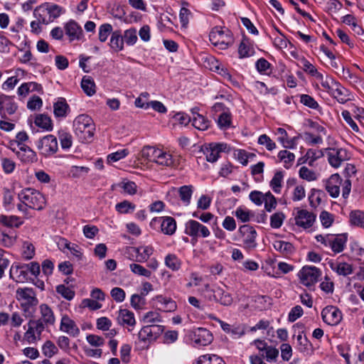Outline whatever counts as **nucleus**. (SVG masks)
<instances>
[{
  "instance_id": "1",
  "label": "nucleus",
  "mask_w": 364,
  "mask_h": 364,
  "mask_svg": "<svg viewBox=\"0 0 364 364\" xmlns=\"http://www.w3.org/2000/svg\"><path fill=\"white\" fill-rule=\"evenodd\" d=\"M73 129L81 142H90L94 136L95 125L90 116L80 114L73 121Z\"/></svg>"
},
{
  "instance_id": "2",
  "label": "nucleus",
  "mask_w": 364,
  "mask_h": 364,
  "mask_svg": "<svg viewBox=\"0 0 364 364\" xmlns=\"http://www.w3.org/2000/svg\"><path fill=\"white\" fill-rule=\"evenodd\" d=\"M351 186V181L349 178L343 181L338 173L331 175L326 183V190L333 198H337L340 195L341 187L343 198H348Z\"/></svg>"
},
{
  "instance_id": "3",
  "label": "nucleus",
  "mask_w": 364,
  "mask_h": 364,
  "mask_svg": "<svg viewBox=\"0 0 364 364\" xmlns=\"http://www.w3.org/2000/svg\"><path fill=\"white\" fill-rule=\"evenodd\" d=\"M209 39L211 43L219 49L225 50L234 43L232 32L221 27H214L209 34Z\"/></svg>"
},
{
  "instance_id": "4",
  "label": "nucleus",
  "mask_w": 364,
  "mask_h": 364,
  "mask_svg": "<svg viewBox=\"0 0 364 364\" xmlns=\"http://www.w3.org/2000/svg\"><path fill=\"white\" fill-rule=\"evenodd\" d=\"M164 326L159 324L146 325L141 328L138 333L136 345H141V348H146L149 344L156 341L164 332Z\"/></svg>"
},
{
  "instance_id": "5",
  "label": "nucleus",
  "mask_w": 364,
  "mask_h": 364,
  "mask_svg": "<svg viewBox=\"0 0 364 364\" xmlns=\"http://www.w3.org/2000/svg\"><path fill=\"white\" fill-rule=\"evenodd\" d=\"M18 198L26 206L34 210H41L46 204L44 196L39 191L32 188L21 191Z\"/></svg>"
},
{
  "instance_id": "6",
  "label": "nucleus",
  "mask_w": 364,
  "mask_h": 364,
  "mask_svg": "<svg viewBox=\"0 0 364 364\" xmlns=\"http://www.w3.org/2000/svg\"><path fill=\"white\" fill-rule=\"evenodd\" d=\"M321 277V271L314 266H304L298 272L300 283L305 287L314 286Z\"/></svg>"
},
{
  "instance_id": "7",
  "label": "nucleus",
  "mask_w": 364,
  "mask_h": 364,
  "mask_svg": "<svg viewBox=\"0 0 364 364\" xmlns=\"http://www.w3.org/2000/svg\"><path fill=\"white\" fill-rule=\"evenodd\" d=\"M16 299L21 301V305L23 311L32 316L33 313L29 311V309L38 303L35 291L31 288H18L16 290Z\"/></svg>"
},
{
  "instance_id": "8",
  "label": "nucleus",
  "mask_w": 364,
  "mask_h": 364,
  "mask_svg": "<svg viewBox=\"0 0 364 364\" xmlns=\"http://www.w3.org/2000/svg\"><path fill=\"white\" fill-rule=\"evenodd\" d=\"M326 156L329 164L335 168L351 159V154L346 149L338 147L326 149Z\"/></svg>"
},
{
  "instance_id": "9",
  "label": "nucleus",
  "mask_w": 364,
  "mask_h": 364,
  "mask_svg": "<svg viewBox=\"0 0 364 364\" xmlns=\"http://www.w3.org/2000/svg\"><path fill=\"white\" fill-rule=\"evenodd\" d=\"M36 146L40 154L45 157L54 155L58 150V139L52 134H48L40 139Z\"/></svg>"
},
{
  "instance_id": "10",
  "label": "nucleus",
  "mask_w": 364,
  "mask_h": 364,
  "mask_svg": "<svg viewBox=\"0 0 364 364\" xmlns=\"http://www.w3.org/2000/svg\"><path fill=\"white\" fill-rule=\"evenodd\" d=\"M40 321L30 320L28 323V329L24 333L23 340L28 344L36 343L41 338V333L44 326Z\"/></svg>"
},
{
  "instance_id": "11",
  "label": "nucleus",
  "mask_w": 364,
  "mask_h": 364,
  "mask_svg": "<svg viewBox=\"0 0 364 364\" xmlns=\"http://www.w3.org/2000/svg\"><path fill=\"white\" fill-rule=\"evenodd\" d=\"M230 150L226 143H210L204 148L203 154L208 162L214 163L220 158V153H229Z\"/></svg>"
},
{
  "instance_id": "12",
  "label": "nucleus",
  "mask_w": 364,
  "mask_h": 364,
  "mask_svg": "<svg viewBox=\"0 0 364 364\" xmlns=\"http://www.w3.org/2000/svg\"><path fill=\"white\" fill-rule=\"evenodd\" d=\"M238 232L242 237L244 248L253 250L257 247V233L252 226L243 225L239 228Z\"/></svg>"
},
{
  "instance_id": "13",
  "label": "nucleus",
  "mask_w": 364,
  "mask_h": 364,
  "mask_svg": "<svg viewBox=\"0 0 364 364\" xmlns=\"http://www.w3.org/2000/svg\"><path fill=\"white\" fill-rule=\"evenodd\" d=\"M185 233L193 238H205L210 235V232L206 226L194 220H189L186 222Z\"/></svg>"
},
{
  "instance_id": "14",
  "label": "nucleus",
  "mask_w": 364,
  "mask_h": 364,
  "mask_svg": "<svg viewBox=\"0 0 364 364\" xmlns=\"http://www.w3.org/2000/svg\"><path fill=\"white\" fill-rule=\"evenodd\" d=\"M17 109L18 105L14 96L0 95V117L2 119H7L8 116L14 114Z\"/></svg>"
},
{
  "instance_id": "15",
  "label": "nucleus",
  "mask_w": 364,
  "mask_h": 364,
  "mask_svg": "<svg viewBox=\"0 0 364 364\" xmlns=\"http://www.w3.org/2000/svg\"><path fill=\"white\" fill-rule=\"evenodd\" d=\"M191 340L195 347L206 346L213 341V335L205 328L194 329L191 333Z\"/></svg>"
},
{
  "instance_id": "16",
  "label": "nucleus",
  "mask_w": 364,
  "mask_h": 364,
  "mask_svg": "<svg viewBox=\"0 0 364 364\" xmlns=\"http://www.w3.org/2000/svg\"><path fill=\"white\" fill-rule=\"evenodd\" d=\"M321 317L326 324L336 326L342 320L341 311L334 306H327L321 311Z\"/></svg>"
},
{
  "instance_id": "17",
  "label": "nucleus",
  "mask_w": 364,
  "mask_h": 364,
  "mask_svg": "<svg viewBox=\"0 0 364 364\" xmlns=\"http://www.w3.org/2000/svg\"><path fill=\"white\" fill-rule=\"evenodd\" d=\"M159 223L161 225V232L168 235H172L176 230V222L175 219L170 216L154 218L151 222V225Z\"/></svg>"
},
{
  "instance_id": "18",
  "label": "nucleus",
  "mask_w": 364,
  "mask_h": 364,
  "mask_svg": "<svg viewBox=\"0 0 364 364\" xmlns=\"http://www.w3.org/2000/svg\"><path fill=\"white\" fill-rule=\"evenodd\" d=\"M117 323L131 331L136 325L134 314L127 309H120L117 316Z\"/></svg>"
},
{
  "instance_id": "19",
  "label": "nucleus",
  "mask_w": 364,
  "mask_h": 364,
  "mask_svg": "<svg viewBox=\"0 0 364 364\" xmlns=\"http://www.w3.org/2000/svg\"><path fill=\"white\" fill-rule=\"evenodd\" d=\"M315 220L316 215L304 209L298 210L295 216L296 225L304 229L312 227Z\"/></svg>"
},
{
  "instance_id": "20",
  "label": "nucleus",
  "mask_w": 364,
  "mask_h": 364,
  "mask_svg": "<svg viewBox=\"0 0 364 364\" xmlns=\"http://www.w3.org/2000/svg\"><path fill=\"white\" fill-rule=\"evenodd\" d=\"M60 331L73 337H77L80 333V328L75 321L67 314L62 316L60 323Z\"/></svg>"
},
{
  "instance_id": "21",
  "label": "nucleus",
  "mask_w": 364,
  "mask_h": 364,
  "mask_svg": "<svg viewBox=\"0 0 364 364\" xmlns=\"http://www.w3.org/2000/svg\"><path fill=\"white\" fill-rule=\"evenodd\" d=\"M330 95L341 104H344L351 100L350 92L338 82L334 84Z\"/></svg>"
},
{
  "instance_id": "22",
  "label": "nucleus",
  "mask_w": 364,
  "mask_h": 364,
  "mask_svg": "<svg viewBox=\"0 0 364 364\" xmlns=\"http://www.w3.org/2000/svg\"><path fill=\"white\" fill-rule=\"evenodd\" d=\"M18 159L25 164H32L38 161L36 153L27 145H21L16 152Z\"/></svg>"
},
{
  "instance_id": "23",
  "label": "nucleus",
  "mask_w": 364,
  "mask_h": 364,
  "mask_svg": "<svg viewBox=\"0 0 364 364\" xmlns=\"http://www.w3.org/2000/svg\"><path fill=\"white\" fill-rule=\"evenodd\" d=\"M213 109L216 112L223 110L218 119V125L220 129H226L231 125V114L228 110H225V107L222 103H215Z\"/></svg>"
},
{
  "instance_id": "24",
  "label": "nucleus",
  "mask_w": 364,
  "mask_h": 364,
  "mask_svg": "<svg viewBox=\"0 0 364 364\" xmlns=\"http://www.w3.org/2000/svg\"><path fill=\"white\" fill-rule=\"evenodd\" d=\"M39 311L41 314V318L37 321H40L42 325L45 326H53L55 322V317L52 309L46 304H42L39 306Z\"/></svg>"
},
{
  "instance_id": "25",
  "label": "nucleus",
  "mask_w": 364,
  "mask_h": 364,
  "mask_svg": "<svg viewBox=\"0 0 364 364\" xmlns=\"http://www.w3.org/2000/svg\"><path fill=\"white\" fill-rule=\"evenodd\" d=\"M275 134L278 136L277 141L285 149H295L296 146L297 137L289 138L287 131L283 128H278Z\"/></svg>"
},
{
  "instance_id": "26",
  "label": "nucleus",
  "mask_w": 364,
  "mask_h": 364,
  "mask_svg": "<svg viewBox=\"0 0 364 364\" xmlns=\"http://www.w3.org/2000/svg\"><path fill=\"white\" fill-rule=\"evenodd\" d=\"M196 108L192 109L193 117H191L192 125L197 129L205 131L210 126V121L203 115L198 113Z\"/></svg>"
},
{
  "instance_id": "27",
  "label": "nucleus",
  "mask_w": 364,
  "mask_h": 364,
  "mask_svg": "<svg viewBox=\"0 0 364 364\" xmlns=\"http://www.w3.org/2000/svg\"><path fill=\"white\" fill-rule=\"evenodd\" d=\"M27 269L25 264H13L10 269V277L16 282H23L27 277Z\"/></svg>"
},
{
  "instance_id": "28",
  "label": "nucleus",
  "mask_w": 364,
  "mask_h": 364,
  "mask_svg": "<svg viewBox=\"0 0 364 364\" xmlns=\"http://www.w3.org/2000/svg\"><path fill=\"white\" fill-rule=\"evenodd\" d=\"M303 333L304 331L299 332L296 336L297 349L301 353L309 355L313 352V346L307 337Z\"/></svg>"
},
{
  "instance_id": "29",
  "label": "nucleus",
  "mask_w": 364,
  "mask_h": 364,
  "mask_svg": "<svg viewBox=\"0 0 364 364\" xmlns=\"http://www.w3.org/2000/svg\"><path fill=\"white\" fill-rule=\"evenodd\" d=\"M346 242L347 237L345 235H332L328 247H331L333 252L339 253L344 250Z\"/></svg>"
},
{
  "instance_id": "30",
  "label": "nucleus",
  "mask_w": 364,
  "mask_h": 364,
  "mask_svg": "<svg viewBox=\"0 0 364 364\" xmlns=\"http://www.w3.org/2000/svg\"><path fill=\"white\" fill-rule=\"evenodd\" d=\"M124 40L120 31H114L112 33L109 46L114 52H119L124 49Z\"/></svg>"
},
{
  "instance_id": "31",
  "label": "nucleus",
  "mask_w": 364,
  "mask_h": 364,
  "mask_svg": "<svg viewBox=\"0 0 364 364\" xmlns=\"http://www.w3.org/2000/svg\"><path fill=\"white\" fill-rule=\"evenodd\" d=\"M65 29V33L69 36L70 41L79 39L82 33L80 26L74 21H70L67 23Z\"/></svg>"
},
{
  "instance_id": "32",
  "label": "nucleus",
  "mask_w": 364,
  "mask_h": 364,
  "mask_svg": "<svg viewBox=\"0 0 364 364\" xmlns=\"http://www.w3.org/2000/svg\"><path fill=\"white\" fill-rule=\"evenodd\" d=\"M154 162L161 166H171L173 164V159L170 153L159 149Z\"/></svg>"
},
{
  "instance_id": "33",
  "label": "nucleus",
  "mask_w": 364,
  "mask_h": 364,
  "mask_svg": "<svg viewBox=\"0 0 364 364\" xmlns=\"http://www.w3.org/2000/svg\"><path fill=\"white\" fill-rule=\"evenodd\" d=\"M58 245L63 248H66L70 251V253L75 256L77 259H81L82 257V249L76 244L68 242L65 238H61Z\"/></svg>"
},
{
  "instance_id": "34",
  "label": "nucleus",
  "mask_w": 364,
  "mask_h": 364,
  "mask_svg": "<svg viewBox=\"0 0 364 364\" xmlns=\"http://www.w3.org/2000/svg\"><path fill=\"white\" fill-rule=\"evenodd\" d=\"M69 109V105L64 98H59L53 105V112L56 117H65Z\"/></svg>"
},
{
  "instance_id": "35",
  "label": "nucleus",
  "mask_w": 364,
  "mask_h": 364,
  "mask_svg": "<svg viewBox=\"0 0 364 364\" xmlns=\"http://www.w3.org/2000/svg\"><path fill=\"white\" fill-rule=\"evenodd\" d=\"M331 269L338 275L348 276L353 273V267L347 262H336L331 264Z\"/></svg>"
},
{
  "instance_id": "36",
  "label": "nucleus",
  "mask_w": 364,
  "mask_h": 364,
  "mask_svg": "<svg viewBox=\"0 0 364 364\" xmlns=\"http://www.w3.org/2000/svg\"><path fill=\"white\" fill-rule=\"evenodd\" d=\"M156 300L159 304L163 306V309L164 311L173 312L177 309V304L176 301L170 297L159 295L156 296Z\"/></svg>"
},
{
  "instance_id": "37",
  "label": "nucleus",
  "mask_w": 364,
  "mask_h": 364,
  "mask_svg": "<svg viewBox=\"0 0 364 364\" xmlns=\"http://www.w3.org/2000/svg\"><path fill=\"white\" fill-rule=\"evenodd\" d=\"M81 87L84 92L88 96H92L95 92V83L90 76H84L81 81Z\"/></svg>"
},
{
  "instance_id": "38",
  "label": "nucleus",
  "mask_w": 364,
  "mask_h": 364,
  "mask_svg": "<svg viewBox=\"0 0 364 364\" xmlns=\"http://www.w3.org/2000/svg\"><path fill=\"white\" fill-rule=\"evenodd\" d=\"M35 124L46 131L53 129V123L51 119L46 114H38L34 121Z\"/></svg>"
},
{
  "instance_id": "39",
  "label": "nucleus",
  "mask_w": 364,
  "mask_h": 364,
  "mask_svg": "<svg viewBox=\"0 0 364 364\" xmlns=\"http://www.w3.org/2000/svg\"><path fill=\"white\" fill-rule=\"evenodd\" d=\"M284 173L282 171H277L269 182V186L275 193H280L282 188Z\"/></svg>"
},
{
  "instance_id": "40",
  "label": "nucleus",
  "mask_w": 364,
  "mask_h": 364,
  "mask_svg": "<svg viewBox=\"0 0 364 364\" xmlns=\"http://www.w3.org/2000/svg\"><path fill=\"white\" fill-rule=\"evenodd\" d=\"M255 51L254 48L247 41L243 40L238 48V55L240 58H249L254 55Z\"/></svg>"
},
{
  "instance_id": "41",
  "label": "nucleus",
  "mask_w": 364,
  "mask_h": 364,
  "mask_svg": "<svg viewBox=\"0 0 364 364\" xmlns=\"http://www.w3.org/2000/svg\"><path fill=\"white\" fill-rule=\"evenodd\" d=\"M33 16L38 21L42 22L43 24L50 23L49 15L46 9L45 3L34 9Z\"/></svg>"
},
{
  "instance_id": "42",
  "label": "nucleus",
  "mask_w": 364,
  "mask_h": 364,
  "mask_svg": "<svg viewBox=\"0 0 364 364\" xmlns=\"http://www.w3.org/2000/svg\"><path fill=\"white\" fill-rule=\"evenodd\" d=\"M215 296L216 301L220 303L222 305L229 306L232 302L231 295L220 287L215 289Z\"/></svg>"
},
{
  "instance_id": "43",
  "label": "nucleus",
  "mask_w": 364,
  "mask_h": 364,
  "mask_svg": "<svg viewBox=\"0 0 364 364\" xmlns=\"http://www.w3.org/2000/svg\"><path fill=\"white\" fill-rule=\"evenodd\" d=\"M115 186L120 188L122 193L124 194L132 196L136 193L137 186L133 181L124 180L116 184Z\"/></svg>"
},
{
  "instance_id": "44",
  "label": "nucleus",
  "mask_w": 364,
  "mask_h": 364,
  "mask_svg": "<svg viewBox=\"0 0 364 364\" xmlns=\"http://www.w3.org/2000/svg\"><path fill=\"white\" fill-rule=\"evenodd\" d=\"M45 6L49 15L50 22L59 17L64 11L62 7L55 4L46 2Z\"/></svg>"
},
{
  "instance_id": "45",
  "label": "nucleus",
  "mask_w": 364,
  "mask_h": 364,
  "mask_svg": "<svg viewBox=\"0 0 364 364\" xmlns=\"http://www.w3.org/2000/svg\"><path fill=\"white\" fill-rule=\"evenodd\" d=\"M0 223L3 224L4 226L9 228H18L21 225H22L23 222L21 220L20 218L15 215H0Z\"/></svg>"
},
{
  "instance_id": "46",
  "label": "nucleus",
  "mask_w": 364,
  "mask_h": 364,
  "mask_svg": "<svg viewBox=\"0 0 364 364\" xmlns=\"http://www.w3.org/2000/svg\"><path fill=\"white\" fill-rule=\"evenodd\" d=\"M166 266L172 271H178L181 267V259L174 254H168L164 259Z\"/></svg>"
},
{
  "instance_id": "47",
  "label": "nucleus",
  "mask_w": 364,
  "mask_h": 364,
  "mask_svg": "<svg viewBox=\"0 0 364 364\" xmlns=\"http://www.w3.org/2000/svg\"><path fill=\"white\" fill-rule=\"evenodd\" d=\"M273 246L277 251L281 252L284 255H289L294 251V247L291 243L285 241H275Z\"/></svg>"
},
{
  "instance_id": "48",
  "label": "nucleus",
  "mask_w": 364,
  "mask_h": 364,
  "mask_svg": "<svg viewBox=\"0 0 364 364\" xmlns=\"http://www.w3.org/2000/svg\"><path fill=\"white\" fill-rule=\"evenodd\" d=\"M197 364H225L223 360L214 354H205L199 357Z\"/></svg>"
},
{
  "instance_id": "49",
  "label": "nucleus",
  "mask_w": 364,
  "mask_h": 364,
  "mask_svg": "<svg viewBox=\"0 0 364 364\" xmlns=\"http://www.w3.org/2000/svg\"><path fill=\"white\" fill-rule=\"evenodd\" d=\"M193 191V187L192 186H183L179 188L178 193L179 197L182 202L188 205L191 203V196Z\"/></svg>"
},
{
  "instance_id": "50",
  "label": "nucleus",
  "mask_w": 364,
  "mask_h": 364,
  "mask_svg": "<svg viewBox=\"0 0 364 364\" xmlns=\"http://www.w3.org/2000/svg\"><path fill=\"white\" fill-rule=\"evenodd\" d=\"M142 321L144 323H147V325L158 324L163 321L160 314L154 311H150L144 314Z\"/></svg>"
},
{
  "instance_id": "51",
  "label": "nucleus",
  "mask_w": 364,
  "mask_h": 364,
  "mask_svg": "<svg viewBox=\"0 0 364 364\" xmlns=\"http://www.w3.org/2000/svg\"><path fill=\"white\" fill-rule=\"evenodd\" d=\"M58 138L63 149L68 150L72 146L73 136L70 133L63 130L59 131Z\"/></svg>"
},
{
  "instance_id": "52",
  "label": "nucleus",
  "mask_w": 364,
  "mask_h": 364,
  "mask_svg": "<svg viewBox=\"0 0 364 364\" xmlns=\"http://www.w3.org/2000/svg\"><path fill=\"white\" fill-rule=\"evenodd\" d=\"M235 217L242 223H247L254 215L253 213L245 207H238L235 211Z\"/></svg>"
},
{
  "instance_id": "53",
  "label": "nucleus",
  "mask_w": 364,
  "mask_h": 364,
  "mask_svg": "<svg viewBox=\"0 0 364 364\" xmlns=\"http://www.w3.org/2000/svg\"><path fill=\"white\" fill-rule=\"evenodd\" d=\"M122 37L127 46H134L138 40L136 28H132L124 31Z\"/></svg>"
},
{
  "instance_id": "54",
  "label": "nucleus",
  "mask_w": 364,
  "mask_h": 364,
  "mask_svg": "<svg viewBox=\"0 0 364 364\" xmlns=\"http://www.w3.org/2000/svg\"><path fill=\"white\" fill-rule=\"evenodd\" d=\"M135 205L128 200H123L115 205L116 210L120 214H128L135 210Z\"/></svg>"
},
{
  "instance_id": "55",
  "label": "nucleus",
  "mask_w": 364,
  "mask_h": 364,
  "mask_svg": "<svg viewBox=\"0 0 364 364\" xmlns=\"http://www.w3.org/2000/svg\"><path fill=\"white\" fill-rule=\"evenodd\" d=\"M350 221L351 224L364 228V212L360 210L351 211Z\"/></svg>"
},
{
  "instance_id": "56",
  "label": "nucleus",
  "mask_w": 364,
  "mask_h": 364,
  "mask_svg": "<svg viewBox=\"0 0 364 364\" xmlns=\"http://www.w3.org/2000/svg\"><path fill=\"white\" fill-rule=\"evenodd\" d=\"M21 255L26 260L31 259L34 257L35 247L31 242L25 241L23 243Z\"/></svg>"
},
{
  "instance_id": "57",
  "label": "nucleus",
  "mask_w": 364,
  "mask_h": 364,
  "mask_svg": "<svg viewBox=\"0 0 364 364\" xmlns=\"http://www.w3.org/2000/svg\"><path fill=\"white\" fill-rule=\"evenodd\" d=\"M278 158L284 163V166L288 168L294 161L295 155L287 150H282L278 153Z\"/></svg>"
},
{
  "instance_id": "58",
  "label": "nucleus",
  "mask_w": 364,
  "mask_h": 364,
  "mask_svg": "<svg viewBox=\"0 0 364 364\" xmlns=\"http://www.w3.org/2000/svg\"><path fill=\"white\" fill-rule=\"evenodd\" d=\"M299 176L306 181H313L318 178V173L314 171L309 169L306 166H302L299 171Z\"/></svg>"
},
{
  "instance_id": "59",
  "label": "nucleus",
  "mask_w": 364,
  "mask_h": 364,
  "mask_svg": "<svg viewBox=\"0 0 364 364\" xmlns=\"http://www.w3.org/2000/svg\"><path fill=\"white\" fill-rule=\"evenodd\" d=\"M129 268L132 273L139 276H143L146 278H149L151 275V271L136 263L130 264Z\"/></svg>"
},
{
  "instance_id": "60",
  "label": "nucleus",
  "mask_w": 364,
  "mask_h": 364,
  "mask_svg": "<svg viewBox=\"0 0 364 364\" xmlns=\"http://www.w3.org/2000/svg\"><path fill=\"white\" fill-rule=\"evenodd\" d=\"M316 78L320 82L323 90L329 94L331 92V89L333 88L334 84L337 82L333 81L332 79H329L328 77L324 78L323 75L321 73L316 77Z\"/></svg>"
},
{
  "instance_id": "61",
  "label": "nucleus",
  "mask_w": 364,
  "mask_h": 364,
  "mask_svg": "<svg viewBox=\"0 0 364 364\" xmlns=\"http://www.w3.org/2000/svg\"><path fill=\"white\" fill-rule=\"evenodd\" d=\"M158 150L159 149L153 146H145L141 151V155L144 159L154 162Z\"/></svg>"
},
{
  "instance_id": "62",
  "label": "nucleus",
  "mask_w": 364,
  "mask_h": 364,
  "mask_svg": "<svg viewBox=\"0 0 364 364\" xmlns=\"http://www.w3.org/2000/svg\"><path fill=\"white\" fill-rule=\"evenodd\" d=\"M112 26L109 23L102 24L99 28V40L101 42H105L109 36H112Z\"/></svg>"
},
{
  "instance_id": "63",
  "label": "nucleus",
  "mask_w": 364,
  "mask_h": 364,
  "mask_svg": "<svg viewBox=\"0 0 364 364\" xmlns=\"http://www.w3.org/2000/svg\"><path fill=\"white\" fill-rule=\"evenodd\" d=\"M42 351L45 356L51 358L54 355L57 354L58 350L52 341H47L42 347Z\"/></svg>"
},
{
  "instance_id": "64",
  "label": "nucleus",
  "mask_w": 364,
  "mask_h": 364,
  "mask_svg": "<svg viewBox=\"0 0 364 364\" xmlns=\"http://www.w3.org/2000/svg\"><path fill=\"white\" fill-rule=\"evenodd\" d=\"M285 219V215L282 212L275 213L270 217V225L274 229L279 228Z\"/></svg>"
}]
</instances>
